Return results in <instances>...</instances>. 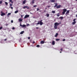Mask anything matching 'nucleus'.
Returning a JSON list of instances; mask_svg holds the SVG:
<instances>
[{
  "instance_id": "obj_35",
  "label": "nucleus",
  "mask_w": 77,
  "mask_h": 77,
  "mask_svg": "<svg viewBox=\"0 0 77 77\" xmlns=\"http://www.w3.org/2000/svg\"><path fill=\"white\" fill-rule=\"evenodd\" d=\"M12 29L13 30H14V29H15V27H13L12 28Z\"/></svg>"
},
{
  "instance_id": "obj_8",
  "label": "nucleus",
  "mask_w": 77,
  "mask_h": 77,
  "mask_svg": "<svg viewBox=\"0 0 77 77\" xmlns=\"http://www.w3.org/2000/svg\"><path fill=\"white\" fill-rule=\"evenodd\" d=\"M39 23H40V25H41V26H42V25L43 24V22L41 21H39Z\"/></svg>"
},
{
  "instance_id": "obj_13",
  "label": "nucleus",
  "mask_w": 77,
  "mask_h": 77,
  "mask_svg": "<svg viewBox=\"0 0 77 77\" xmlns=\"http://www.w3.org/2000/svg\"><path fill=\"white\" fill-rule=\"evenodd\" d=\"M33 0L32 2H31V3H32V4H34L35 3V0Z\"/></svg>"
},
{
  "instance_id": "obj_14",
  "label": "nucleus",
  "mask_w": 77,
  "mask_h": 77,
  "mask_svg": "<svg viewBox=\"0 0 77 77\" xmlns=\"http://www.w3.org/2000/svg\"><path fill=\"white\" fill-rule=\"evenodd\" d=\"M55 5L54 6V8H55V7H57V3H54Z\"/></svg>"
},
{
  "instance_id": "obj_51",
  "label": "nucleus",
  "mask_w": 77,
  "mask_h": 77,
  "mask_svg": "<svg viewBox=\"0 0 77 77\" xmlns=\"http://www.w3.org/2000/svg\"><path fill=\"white\" fill-rule=\"evenodd\" d=\"M33 44H35V42H33Z\"/></svg>"
},
{
  "instance_id": "obj_24",
  "label": "nucleus",
  "mask_w": 77,
  "mask_h": 77,
  "mask_svg": "<svg viewBox=\"0 0 77 77\" xmlns=\"http://www.w3.org/2000/svg\"><path fill=\"white\" fill-rule=\"evenodd\" d=\"M60 19H61V20H63V17H60Z\"/></svg>"
},
{
  "instance_id": "obj_15",
  "label": "nucleus",
  "mask_w": 77,
  "mask_h": 77,
  "mask_svg": "<svg viewBox=\"0 0 77 77\" xmlns=\"http://www.w3.org/2000/svg\"><path fill=\"white\" fill-rule=\"evenodd\" d=\"M23 21V19H19V22H21Z\"/></svg>"
},
{
  "instance_id": "obj_37",
  "label": "nucleus",
  "mask_w": 77,
  "mask_h": 77,
  "mask_svg": "<svg viewBox=\"0 0 77 77\" xmlns=\"http://www.w3.org/2000/svg\"><path fill=\"white\" fill-rule=\"evenodd\" d=\"M37 24H38V25L40 24L39 21H38V23H37Z\"/></svg>"
},
{
  "instance_id": "obj_28",
  "label": "nucleus",
  "mask_w": 77,
  "mask_h": 77,
  "mask_svg": "<svg viewBox=\"0 0 77 77\" xmlns=\"http://www.w3.org/2000/svg\"><path fill=\"white\" fill-rule=\"evenodd\" d=\"M11 14V13H8V14H7L8 17V15H10Z\"/></svg>"
},
{
  "instance_id": "obj_12",
  "label": "nucleus",
  "mask_w": 77,
  "mask_h": 77,
  "mask_svg": "<svg viewBox=\"0 0 77 77\" xmlns=\"http://www.w3.org/2000/svg\"><path fill=\"white\" fill-rule=\"evenodd\" d=\"M50 1L52 3H54L55 2V0H51Z\"/></svg>"
},
{
  "instance_id": "obj_45",
  "label": "nucleus",
  "mask_w": 77,
  "mask_h": 77,
  "mask_svg": "<svg viewBox=\"0 0 77 77\" xmlns=\"http://www.w3.org/2000/svg\"><path fill=\"white\" fill-rule=\"evenodd\" d=\"M48 8H50V6L49 5L48 6Z\"/></svg>"
},
{
  "instance_id": "obj_27",
  "label": "nucleus",
  "mask_w": 77,
  "mask_h": 77,
  "mask_svg": "<svg viewBox=\"0 0 77 77\" xmlns=\"http://www.w3.org/2000/svg\"><path fill=\"white\" fill-rule=\"evenodd\" d=\"M55 11H52V13L53 14H55Z\"/></svg>"
},
{
  "instance_id": "obj_2",
  "label": "nucleus",
  "mask_w": 77,
  "mask_h": 77,
  "mask_svg": "<svg viewBox=\"0 0 77 77\" xmlns=\"http://www.w3.org/2000/svg\"><path fill=\"white\" fill-rule=\"evenodd\" d=\"M67 11V10H66V9H63V11L62 13L63 15H64L65 14V12H66Z\"/></svg>"
},
{
  "instance_id": "obj_22",
  "label": "nucleus",
  "mask_w": 77,
  "mask_h": 77,
  "mask_svg": "<svg viewBox=\"0 0 77 77\" xmlns=\"http://www.w3.org/2000/svg\"><path fill=\"white\" fill-rule=\"evenodd\" d=\"M24 32V31H22L20 33V34H23V33Z\"/></svg>"
},
{
  "instance_id": "obj_21",
  "label": "nucleus",
  "mask_w": 77,
  "mask_h": 77,
  "mask_svg": "<svg viewBox=\"0 0 77 77\" xmlns=\"http://www.w3.org/2000/svg\"><path fill=\"white\" fill-rule=\"evenodd\" d=\"M10 2H11V3H13V1H12V0H9Z\"/></svg>"
},
{
  "instance_id": "obj_29",
  "label": "nucleus",
  "mask_w": 77,
  "mask_h": 77,
  "mask_svg": "<svg viewBox=\"0 0 77 77\" xmlns=\"http://www.w3.org/2000/svg\"><path fill=\"white\" fill-rule=\"evenodd\" d=\"M5 3L6 5H8V3L6 2H5Z\"/></svg>"
},
{
  "instance_id": "obj_56",
  "label": "nucleus",
  "mask_w": 77,
  "mask_h": 77,
  "mask_svg": "<svg viewBox=\"0 0 77 77\" xmlns=\"http://www.w3.org/2000/svg\"><path fill=\"white\" fill-rule=\"evenodd\" d=\"M46 9V8H45V9Z\"/></svg>"
},
{
  "instance_id": "obj_55",
  "label": "nucleus",
  "mask_w": 77,
  "mask_h": 77,
  "mask_svg": "<svg viewBox=\"0 0 77 77\" xmlns=\"http://www.w3.org/2000/svg\"><path fill=\"white\" fill-rule=\"evenodd\" d=\"M39 12H41V11H39Z\"/></svg>"
},
{
  "instance_id": "obj_10",
  "label": "nucleus",
  "mask_w": 77,
  "mask_h": 77,
  "mask_svg": "<svg viewBox=\"0 0 77 77\" xmlns=\"http://www.w3.org/2000/svg\"><path fill=\"white\" fill-rule=\"evenodd\" d=\"M52 45H55V42H54V41H52Z\"/></svg>"
},
{
  "instance_id": "obj_30",
  "label": "nucleus",
  "mask_w": 77,
  "mask_h": 77,
  "mask_svg": "<svg viewBox=\"0 0 77 77\" xmlns=\"http://www.w3.org/2000/svg\"><path fill=\"white\" fill-rule=\"evenodd\" d=\"M13 5L11 4H10V7H11V6H12Z\"/></svg>"
},
{
  "instance_id": "obj_52",
  "label": "nucleus",
  "mask_w": 77,
  "mask_h": 77,
  "mask_svg": "<svg viewBox=\"0 0 77 77\" xmlns=\"http://www.w3.org/2000/svg\"><path fill=\"white\" fill-rule=\"evenodd\" d=\"M30 14H32V13L30 12Z\"/></svg>"
},
{
  "instance_id": "obj_33",
  "label": "nucleus",
  "mask_w": 77,
  "mask_h": 77,
  "mask_svg": "<svg viewBox=\"0 0 77 77\" xmlns=\"http://www.w3.org/2000/svg\"><path fill=\"white\" fill-rule=\"evenodd\" d=\"M3 29L2 27H0V30H1V29Z\"/></svg>"
},
{
  "instance_id": "obj_36",
  "label": "nucleus",
  "mask_w": 77,
  "mask_h": 77,
  "mask_svg": "<svg viewBox=\"0 0 77 77\" xmlns=\"http://www.w3.org/2000/svg\"><path fill=\"white\" fill-rule=\"evenodd\" d=\"M39 11V8H38L37 9V11Z\"/></svg>"
},
{
  "instance_id": "obj_46",
  "label": "nucleus",
  "mask_w": 77,
  "mask_h": 77,
  "mask_svg": "<svg viewBox=\"0 0 77 77\" xmlns=\"http://www.w3.org/2000/svg\"><path fill=\"white\" fill-rule=\"evenodd\" d=\"M44 12H46V10L44 11Z\"/></svg>"
},
{
  "instance_id": "obj_40",
  "label": "nucleus",
  "mask_w": 77,
  "mask_h": 77,
  "mask_svg": "<svg viewBox=\"0 0 77 77\" xmlns=\"http://www.w3.org/2000/svg\"><path fill=\"white\" fill-rule=\"evenodd\" d=\"M76 20L75 19H74L73 20V21H75Z\"/></svg>"
},
{
  "instance_id": "obj_25",
  "label": "nucleus",
  "mask_w": 77,
  "mask_h": 77,
  "mask_svg": "<svg viewBox=\"0 0 77 77\" xmlns=\"http://www.w3.org/2000/svg\"><path fill=\"white\" fill-rule=\"evenodd\" d=\"M56 40L57 41H60V39L59 38H57L56 39Z\"/></svg>"
},
{
  "instance_id": "obj_11",
  "label": "nucleus",
  "mask_w": 77,
  "mask_h": 77,
  "mask_svg": "<svg viewBox=\"0 0 77 77\" xmlns=\"http://www.w3.org/2000/svg\"><path fill=\"white\" fill-rule=\"evenodd\" d=\"M69 10L67 11L66 13V15L67 14H69Z\"/></svg>"
},
{
  "instance_id": "obj_7",
  "label": "nucleus",
  "mask_w": 77,
  "mask_h": 77,
  "mask_svg": "<svg viewBox=\"0 0 77 77\" xmlns=\"http://www.w3.org/2000/svg\"><path fill=\"white\" fill-rule=\"evenodd\" d=\"M61 6V5H59L58 6H57L56 8L57 9H59V8H60Z\"/></svg>"
},
{
  "instance_id": "obj_1",
  "label": "nucleus",
  "mask_w": 77,
  "mask_h": 77,
  "mask_svg": "<svg viewBox=\"0 0 77 77\" xmlns=\"http://www.w3.org/2000/svg\"><path fill=\"white\" fill-rule=\"evenodd\" d=\"M59 24H61V22H60L59 23L56 22L54 23V28L55 29H57V26H59Z\"/></svg>"
},
{
  "instance_id": "obj_3",
  "label": "nucleus",
  "mask_w": 77,
  "mask_h": 77,
  "mask_svg": "<svg viewBox=\"0 0 77 77\" xmlns=\"http://www.w3.org/2000/svg\"><path fill=\"white\" fill-rule=\"evenodd\" d=\"M20 26L21 27L23 28L24 27H26V25L25 24H23V25H21V23H20Z\"/></svg>"
},
{
  "instance_id": "obj_41",
  "label": "nucleus",
  "mask_w": 77,
  "mask_h": 77,
  "mask_svg": "<svg viewBox=\"0 0 77 77\" xmlns=\"http://www.w3.org/2000/svg\"><path fill=\"white\" fill-rule=\"evenodd\" d=\"M28 39H30V37H28Z\"/></svg>"
},
{
  "instance_id": "obj_42",
  "label": "nucleus",
  "mask_w": 77,
  "mask_h": 77,
  "mask_svg": "<svg viewBox=\"0 0 77 77\" xmlns=\"http://www.w3.org/2000/svg\"><path fill=\"white\" fill-rule=\"evenodd\" d=\"M4 41H7V39L5 38V39H4Z\"/></svg>"
},
{
  "instance_id": "obj_19",
  "label": "nucleus",
  "mask_w": 77,
  "mask_h": 77,
  "mask_svg": "<svg viewBox=\"0 0 77 77\" xmlns=\"http://www.w3.org/2000/svg\"><path fill=\"white\" fill-rule=\"evenodd\" d=\"M75 23H76V22L75 21L72 23V24L73 25H74V24H75Z\"/></svg>"
},
{
  "instance_id": "obj_31",
  "label": "nucleus",
  "mask_w": 77,
  "mask_h": 77,
  "mask_svg": "<svg viewBox=\"0 0 77 77\" xmlns=\"http://www.w3.org/2000/svg\"><path fill=\"white\" fill-rule=\"evenodd\" d=\"M37 7V5H35L33 6V7L34 8H36V7Z\"/></svg>"
},
{
  "instance_id": "obj_32",
  "label": "nucleus",
  "mask_w": 77,
  "mask_h": 77,
  "mask_svg": "<svg viewBox=\"0 0 77 77\" xmlns=\"http://www.w3.org/2000/svg\"><path fill=\"white\" fill-rule=\"evenodd\" d=\"M60 51H63V49L62 48H61L60 49Z\"/></svg>"
},
{
  "instance_id": "obj_50",
  "label": "nucleus",
  "mask_w": 77,
  "mask_h": 77,
  "mask_svg": "<svg viewBox=\"0 0 77 77\" xmlns=\"http://www.w3.org/2000/svg\"><path fill=\"white\" fill-rule=\"evenodd\" d=\"M40 21H41V22H42V20H41Z\"/></svg>"
},
{
  "instance_id": "obj_6",
  "label": "nucleus",
  "mask_w": 77,
  "mask_h": 77,
  "mask_svg": "<svg viewBox=\"0 0 77 77\" xmlns=\"http://www.w3.org/2000/svg\"><path fill=\"white\" fill-rule=\"evenodd\" d=\"M23 9H25V8H27V9H29V7H28L27 6H25L23 8Z\"/></svg>"
},
{
  "instance_id": "obj_39",
  "label": "nucleus",
  "mask_w": 77,
  "mask_h": 77,
  "mask_svg": "<svg viewBox=\"0 0 77 77\" xmlns=\"http://www.w3.org/2000/svg\"><path fill=\"white\" fill-rule=\"evenodd\" d=\"M10 8H11V9H13V8L12 7H11Z\"/></svg>"
},
{
  "instance_id": "obj_34",
  "label": "nucleus",
  "mask_w": 77,
  "mask_h": 77,
  "mask_svg": "<svg viewBox=\"0 0 77 77\" xmlns=\"http://www.w3.org/2000/svg\"><path fill=\"white\" fill-rule=\"evenodd\" d=\"M39 46H40L39 45H37L36 47H39Z\"/></svg>"
},
{
  "instance_id": "obj_38",
  "label": "nucleus",
  "mask_w": 77,
  "mask_h": 77,
  "mask_svg": "<svg viewBox=\"0 0 77 77\" xmlns=\"http://www.w3.org/2000/svg\"><path fill=\"white\" fill-rule=\"evenodd\" d=\"M11 22L12 23H13V22H14V21L12 20H11Z\"/></svg>"
},
{
  "instance_id": "obj_53",
  "label": "nucleus",
  "mask_w": 77,
  "mask_h": 77,
  "mask_svg": "<svg viewBox=\"0 0 77 77\" xmlns=\"http://www.w3.org/2000/svg\"><path fill=\"white\" fill-rule=\"evenodd\" d=\"M60 53H62V52L60 51Z\"/></svg>"
},
{
  "instance_id": "obj_43",
  "label": "nucleus",
  "mask_w": 77,
  "mask_h": 77,
  "mask_svg": "<svg viewBox=\"0 0 77 77\" xmlns=\"http://www.w3.org/2000/svg\"><path fill=\"white\" fill-rule=\"evenodd\" d=\"M65 41V39H63V41Z\"/></svg>"
},
{
  "instance_id": "obj_18",
  "label": "nucleus",
  "mask_w": 77,
  "mask_h": 77,
  "mask_svg": "<svg viewBox=\"0 0 77 77\" xmlns=\"http://www.w3.org/2000/svg\"><path fill=\"white\" fill-rule=\"evenodd\" d=\"M57 17H59L60 16V13H58L57 14Z\"/></svg>"
},
{
  "instance_id": "obj_49",
  "label": "nucleus",
  "mask_w": 77,
  "mask_h": 77,
  "mask_svg": "<svg viewBox=\"0 0 77 77\" xmlns=\"http://www.w3.org/2000/svg\"><path fill=\"white\" fill-rule=\"evenodd\" d=\"M23 17V15H21V17Z\"/></svg>"
},
{
  "instance_id": "obj_5",
  "label": "nucleus",
  "mask_w": 77,
  "mask_h": 77,
  "mask_svg": "<svg viewBox=\"0 0 77 77\" xmlns=\"http://www.w3.org/2000/svg\"><path fill=\"white\" fill-rule=\"evenodd\" d=\"M29 16H30V15H26L25 16V17H24V19L27 18H28V17H29Z\"/></svg>"
},
{
  "instance_id": "obj_47",
  "label": "nucleus",
  "mask_w": 77,
  "mask_h": 77,
  "mask_svg": "<svg viewBox=\"0 0 77 77\" xmlns=\"http://www.w3.org/2000/svg\"><path fill=\"white\" fill-rule=\"evenodd\" d=\"M27 26H29V24H27Z\"/></svg>"
},
{
  "instance_id": "obj_57",
  "label": "nucleus",
  "mask_w": 77,
  "mask_h": 77,
  "mask_svg": "<svg viewBox=\"0 0 77 77\" xmlns=\"http://www.w3.org/2000/svg\"><path fill=\"white\" fill-rule=\"evenodd\" d=\"M15 0V1H16V0Z\"/></svg>"
},
{
  "instance_id": "obj_44",
  "label": "nucleus",
  "mask_w": 77,
  "mask_h": 77,
  "mask_svg": "<svg viewBox=\"0 0 77 77\" xmlns=\"http://www.w3.org/2000/svg\"><path fill=\"white\" fill-rule=\"evenodd\" d=\"M6 26H8V24H6Z\"/></svg>"
},
{
  "instance_id": "obj_9",
  "label": "nucleus",
  "mask_w": 77,
  "mask_h": 77,
  "mask_svg": "<svg viewBox=\"0 0 77 77\" xmlns=\"http://www.w3.org/2000/svg\"><path fill=\"white\" fill-rule=\"evenodd\" d=\"M45 43V42H44V41H42L40 42V43L41 44H44Z\"/></svg>"
},
{
  "instance_id": "obj_20",
  "label": "nucleus",
  "mask_w": 77,
  "mask_h": 77,
  "mask_svg": "<svg viewBox=\"0 0 77 77\" xmlns=\"http://www.w3.org/2000/svg\"><path fill=\"white\" fill-rule=\"evenodd\" d=\"M46 15L47 17H49V14H46Z\"/></svg>"
},
{
  "instance_id": "obj_4",
  "label": "nucleus",
  "mask_w": 77,
  "mask_h": 77,
  "mask_svg": "<svg viewBox=\"0 0 77 77\" xmlns=\"http://www.w3.org/2000/svg\"><path fill=\"white\" fill-rule=\"evenodd\" d=\"M1 16H3L5 15V13L3 12L2 11H1Z\"/></svg>"
},
{
  "instance_id": "obj_23",
  "label": "nucleus",
  "mask_w": 77,
  "mask_h": 77,
  "mask_svg": "<svg viewBox=\"0 0 77 77\" xmlns=\"http://www.w3.org/2000/svg\"><path fill=\"white\" fill-rule=\"evenodd\" d=\"M4 2L3 1H0V4H2L3 2Z\"/></svg>"
},
{
  "instance_id": "obj_26",
  "label": "nucleus",
  "mask_w": 77,
  "mask_h": 77,
  "mask_svg": "<svg viewBox=\"0 0 77 77\" xmlns=\"http://www.w3.org/2000/svg\"><path fill=\"white\" fill-rule=\"evenodd\" d=\"M18 11H15V14H17V13H18Z\"/></svg>"
},
{
  "instance_id": "obj_17",
  "label": "nucleus",
  "mask_w": 77,
  "mask_h": 77,
  "mask_svg": "<svg viewBox=\"0 0 77 77\" xmlns=\"http://www.w3.org/2000/svg\"><path fill=\"white\" fill-rule=\"evenodd\" d=\"M26 0H25L23 1V4H25L26 3Z\"/></svg>"
},
{
  "instance_id": "obj_54",
  "label": "nucleus",
  "mask_w": 77,
  "mask_h": 77,
  "mask_svg": "<svg viewBox=\"0 0 77 77\" xmlns=\"http://www.w3.org/2000/svg\"><path fill=\"white\" fill-rule=\"evenodd\" d=\"M42 14H43V13H42Z\"/></svg>"
},
{
  "instance_id": "obj_48",
  "label": "nucleus",
  "mask_w": 77,
  "mask_h": 77,
  "mask_svg": "<svg viewBox=\"0 0 77 77\" xmlns=\"http://www.w3.org/2000/svg\"><path fill=\"white\" fill-rule=\"evenodd\" d=\"M39 28V27H36V29H38Z\"/></svg>"
},
{
  "instance_id": "obj_16",
  "label": "nucleus",
  "mask_w": 77,
  "mask_h": 77,
  "mask_svg": "<svg viewBox=\"0 0 77 77\" xmlns=\"http://www.w3.org/2000/svg\"><path fill=\"white\" fill-rule=\"evenodd\" d=\"M58 33H56L55 35V37H57V36H58Z\"/></svg>"
}]
</instances>
